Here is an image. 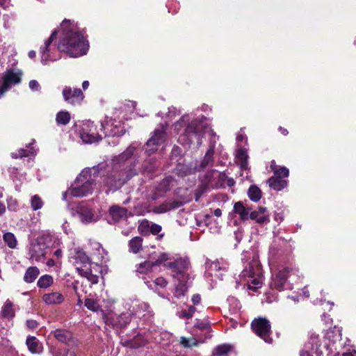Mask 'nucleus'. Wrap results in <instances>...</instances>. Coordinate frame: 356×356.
I'll return each mask as SVG.
<instances>
[{
    "label": "nucleus",
    "instance_id": "61",
    "mask_svg": "<svg viewBox=\"0 0 356 356\" xmlns=\"http://www.w3.org/2000/svg\"><path fill=\"white\" fill-rule=\"evenodd\" d=\"M342 356H356V350H353L352 351H350V350H348V351L343 352Z\"/></svg>",
    "mask_w": 356,
    "mask_h": 356
},
{
    "label": "nucleus",
    "instance_id": "40",
    "mask_svg": "<svg viewBox=\"0 0 356 356\" xmlns=\"http://www.w3.org/2000/svg\"><path fill=\"white\" fill-rule=\"evenodd\" d=\"M270 167L274 172V174L275 175V177H277L278 179H280L281 177L286 178L289 175V170L286 167H280V168L276 169L275 162L274 161H272Z\"/></svg>",
    "mask_w": 356,
    "mask_h": 356
},
{
    "label": "nucleus",
    "instance_id": "54",
    "mask_svg": "<svg viewBox=\"0 0 356 356\" xmlns=\"http://www.w3.org/2000/svg\"><path fill=\"white\" fill-rule=\"evenodd\" d=\"M29 88L33 92L39 91L40 90V86L36 80L30 81L29 83Z\"/></svg>",
    "mask_w": 356,
    "mask_h": 356
},
{
    "label": "nucleus",
    "instance_id": "60",
    "mask_svg": "<svg viewBox=\"0 0 356 356\" xmlns=\"http://www.w3.org/2000/svg\"><path fill=\"white\" fill-rule=\"evenodd\" d=\"M321 317L325 324H330L332 321V318H330V316L326 314H323Z\"/></svg>",
    "mask_w": 356,
    "mask_h": 356
},
{
    "label": "nucleus",
    "instance_id": "30",
    "mask_svg": "<svg viewBox=\"0 0 356 356\" xmlns=\"http://www.w3.org/2000/svg\"><path fill=\"white\" fill-rule=\"evenodd\" d=\"M109 213L115 222L127 218V209L119 206H112L109 209Z\"/></svg>",
    "mask_w": 356,
    "mask_h": 356
},
{
    "label": "nucleus",
    "instance_id": "45",
    "mask_svg": "<svg viewBox=\"0 0 356 356\" xmlns=\"http://www.w3.org/2000/svg\"><path fill=\"white\" fill-rule=\"evenodd\" d=\"M31 205L33 210L37 211L42 207L43 202L40 197L35 195L31 198Z\"/></svg>",
    "mask_w": 356,
    "mask_h": 356
},
{
    "label": "nucleus",
    "instance_id": "11",
    "mask_svg": "<svg viewBox=\"0 0 356 356\" xmlns=\"http://www.w3.org/2000/svg\"><path fill=\"white\" fill-rule=\"evenodd\" d=\"M251 327L253 332L266 343H272L273 339L270 337L271 326L270 321L267 318L264 317L254 318L252 321Z\"/></svg>",
    "mask_w": 356,
    "mask_h": 356
},
{
    "label": "nucleus",
    "instance_id": "24",
    "mask_svg": "<svg viewBox=\"0 0 356 356\" xmlns=\"http://www.w3.org/2000/svg\"><path fill=\"white\" fill-rule=\"evenodd\" d=\"M84 305L89 310L94 312H101L103 319L106 323H108V316L106 315L104 311L101 309L98 300L94 298H88L85 300Z\"/></svg>",
    "mask_w": 356,
    "mask_h": 356
},
{
    "label": "nucleus",
    "instance_id": "12",
    "mask_svg": "<svg viewBox=\"0 0 356 356\" xmlns=\"http://www.w3.org/2000/svg\"><path fill=\"white\" fill-rule=\"evenodd\" d=\"M102 130L104 131L105 137H114L122 136L124 132V127L122 124V120L116 118H111L101 122Z\"/></svg>",
    "mask_w": 356,
    "mask_h": 356
},
{
    "label": "nucleus",
    "instance_id": "14",
    "mask_svg": "<svg viewBox=\"0 0 356 356\" xmlns=\"http://www.w3.org/2000/svg\"><path fill=\"white\" fill-rule=\"evenodd\" d=\"M22 72L20 71H7L0 81V97H1L12 85L17 84L21 81Z\"/></svg>",
    "mask_w": 356,
    "mask_h": 356
},
{
    "label": "nucleus",
    "instance_id": "63",
    "mask_svg": "<svg viewBox=\"0 0 356 356\" xmlns=\"http://www.w3.org/2000/svg\"><path fill=\"white\" fill-rule=\"evenodd\" d=\"M257 211L260 213V215H268L267 213V209L266 207H259Z\"/></svg>",
    "mask_w": 356,
    "mask_h": 356
},
{
    "label": "nucleus",
    "instance_id": "26",
    "mask_svg": "<svg viewBox=\"0 0 356 356\" xmlns=\"http://www.w3.org/2000/svg\"><path fill=\"white\" fill-rule=\"evenodd\" d=\"M248 154L246 148L241 147L236 150V159L242 170L248 169Z\"/></svg>",
    "mask_w": 356,
    "mask_h": 356
},
{
    "label": "nucleus",
    "instance_id": "37",
    "mask_svg": "<svg viewBox=\"0 0 356 356\" xmlns=\"http://www.w3.org/2000/svg\"><path fill=\"white\" fill-rule=\"evenodd\" d=\"M232 350V346L229 344H220L217 346L213 351V355L214 356H227Z\"/></svg>",
    "mask_w": 356,
    "mask_h": 356
},
{
    "label": "nucleus",
    "instance_id": "58",
    "mask_svg": "<svg viewBox=\"0 0 356 356\" xmlns=\"http://www.w3.org/2000/svg\"><path fill=\"white\" fill-rule=\"evenodd\" d=\"M121 343L124 346L130 347V348H137L138 346H136L134 343V341L133 340H126L123 341V339H121Z\"/></svg>",
    "mask_w": 356,
    "mask_h": 356
},
{
    "label": "nucleus",
    "instance_id": "51",
    "mask_svg": "<svg viewBox=\"0 0 356 356\" xmlns=\"http://www.w3.org/2000/svg\"><path fill=\"white\" fill-rule=\"evenodd\" d=\"M194 327L200 330H208L210 328V323L208 321H197Z\"/></svg>",
    "mask_w": 356,
    "mask_h": 356
},
{
    "label": "nucleus",
    "instance_id": "53",
    "mask_svg": "<svg viewBox=\"0 0 356 356\" xmlns=\"http://www.w3.org/2000/svg\"><path fill=\"white\" fill-rule=\"evenodd\" d=\"M60 244H61V242L60 241V244L58 246H55V245H51V248H56V250L52 252L53 255L54 257H56L58 259V261H59V259L62 257V255H63V253H62V250L60 248Z\"/></svg>",
    "mask_w": 356,
    "mask_h": 356
},
{
    "label": "nucleus",
    "instance_id": "10",
    "mask_svg": "<svg viewBox=\"0 0 356 356\" xmlns=\"http://www.w3.org/2000/svg\"><path fill=\"white\" fill-rule=\"evenodd\" d=\"M168 124H161L159 128H156L151 138L147 141L145 144V152L147 156H150L152 154L157 151L160 145L165 142L166 139V127Z\"/></svg>",
    "mask_w": 356,
    "mask_h": 356
},
{
    "label": "nucleus",
    "instance_id": "44",
    "mask_svg": "<svg viewBox=\"0 0 356 356\" xmlns=\"http://www.w3.org/2000/svg\"><path fill=\"white\" fill-rule=\"evenodd\" d=\"M180 343L184 348H191L193 346H196L198 345L197 340L194 337L186 338L184 337H181L180 339Z\"/></svg>",
    "mask_w": 356,
    "mask_h": 356
},
{
    "label": "nucleus",
    "instance_id": "1",
    "mask_svg": "<svg viewBox=\"0 0 356 356\" xmlns=\"http://www.w3.org/2000/svg\"><path fill=\"white\" fill-rule=\"evenodd\" d=\"M134 143L130 145L124 152L115 156L108 164L99 163L92 168H85L77 176L71 187L63 193V200H67L69 195L82 197L92 193L97 177H102V181L108 187L106 193L120 188L129 179L137 174L136 169L128 164V159L136 149Z\"/></svg>",
    "mask_w": 356,
    "mask_h": 356
},
{
    "label": "nucleus",
    "instance_id": "2",
    "mask_svg": "<svg viewBox=\"0 0 356 356\" xmlns=\"http://www.w3.org/2000/svg\"><path fill=\"white\" fill-rule=\"evenodd\" d=\"M60 26L61 33L58 45L53 44L57 34V31L54 30L40 47V54L43 65L58 60L60 52H65L70 57L77 58L86 55L89 49V42L85 33L76 23L65 19Z\"/></svg>",
    "mask_w": 356,
    "mask_h": 356
},
{
    "label": "nucleus",
    "instance_id": "52",
    "mask_svg": "<svg viewBox=\"0 0 356 356\" xmlns=\"http://www.w3.org/2000/svg\"><path fill=\"white\" fill-rule=\"evenodd\" d=\"M169 255L168 254L165 253V252H163V253H161L158 259L153 262V264L154 266H159L165 261H167L168 259H169Z\"/></svg>",
    "mask_w": 356,
    "mask_h": 356
},
{
    "label": "nucleus",
    "instance_id": "8",
    "mask_svg": "<svg viewBox=\"0 0 356 356\" xmlns=\"http://www.w3.org/2000/svg\"><path fill=\"white\" fill-rule=\"evenodd\" d=\"M298 273L299 270L293 267H286L278 270L272 276L270 288L278 291L291 289V278L293 276H298Z\"/></svg>",
    "mask_w": 356,
    "mask_h": 356
},
{
    "label": "nucleus",
    "instance_id": "28",
    "mask_svg": "<svg viewBox=\"0 0 356 356\" xmlns=\"http://www.w3.org/2000/svg\"><path fill=\"white\" fill-rule=\"evenodd\" d=\"M26 344L29 350L33 354H38L42 350V344L35 337L28 336Z\"/></svg>",
    "mask_w": 356,
    "mask_h": 356
},
{
    "label": "nucleus",
    "instance_id": "64",
    "mask_svg": "<svg viewBox=\"0 0 356 356\" xmlns=\"http://www.w3.org/2000/svg\"><path fill=\"white\" fill-rule=\"evenodd\" d=\"M46 265L48 267H53L56 265V261L53 259H48L46 261Z\"/></svg>",
    "mask_w": 356,
    "mask_h": 356
},
{
    "label": "nucleus",
    "instance_id": "55",
    "mask_svg": "<svg viewBox=\"0 0 356 356\" xmlns=\"http://www.w3.org/2000/svg\"><path fill=\"white\" fill-rule=\"evenodd\" d=\"M201 300H202V298H201V296L200 294H198V293L194 294L191 298L193 305L196 306V307L200 306L201 305Z\"/></svg>",
    "mask_w": 356,
    "mask_h": 356
},
{
    "label": "nucleus",
    "instance_id": "43",
    "mask_svg": "<svg viewBox=\"0 0 356 356\" xmlns=\"http://www.w3.org/2000/svg\"><path fill=\"white\" fill-rule=\"evenodd\" d=\"M5 243L10 248H15L17 246V242L15 235L11 232H6L3 236Z\"/></svg>",
    "mask_w": 356,
    "mask_h": 356
},
{
    "label": "nucleus",
    "instance_id": "48",
    "mask_svg": "<svg viewBox=\"0 0 356 356\" xmlns=\"http://www.w3.org/2000/svg\"><path fill=\"white\" fill-rule=\"evenodd\" d=\"M193 169L188 165H181L179 164L177 167V174L181 177L191 174Z\"/></svg>",
    "mask_w": 356,
    "mask_h": 356
},
{
    "label": "nucleus",
    "instance_id": "47",
    "mask_svg": "<svg viewBox=\"0 0 356 356\" xmlns=\"http://www.w3.org/2000/svg\"><path fill=\"white\" fill-rule=\"evenodd\" d=\"M156 161L150 159L149 161H145L143 163V171L147 172H153L156 168Z\"/></svg>",
    "mask_w": 356,
    "mask_h": 356
},
{
    "label": "nucleus",
    "instance_id": "4",
    "mask_svg": "<svg viewBox=\"0 0 356 356\" xmlns=\"http://www.w3.org/2000/svg\"><path fill=\"white\" fill-rule=\"evenodd\" d=\"M165 266L170 271L175 284V296L180 298L184 296L188 288L190 280L188 270L191 267L188 257H177L172 261L165 264Z\"/></svg>",
    "mask_w": 356,
    "mask_h": 356
},
{
    "label": "nucleus",
    "instance_id": "16",
    "mask_svg": "<svg viewBox=\"0 0 356 356\" xmlns=\"http://www.w3.org/2000/svg\"><path fill=\"white\" fill-rule=\"evenodd\" d=\"M90 267H76L79 274L86 277L92 284H97L99 282L101 274V266L97 264H90Z\"/></svg>",
    "mask_w": 356,
    "mask_h": 356
},
{
    "label": "nucleus",
    "instance_id": "41",
    "mask_svg": "<svg viewBox=\"0 0 356 356\" xmlns=\"http://www.w3.org/2000/svg\"><path fill=\"white\" fill-rule=\"evenodd\" d=\"M54 282L53 277L49 275H44L41 276L37 282L39 288L47 289Z\"/></svg>",
    "mask_w": 356,
    "mask_h": 356
},
{
    "label": "nucleus",
    "instance_id": "38",
    "mask_svg": "<svg viewBox=\"0 0 356 356\" xmlns=\"http://www.w3.org/2000/svg\"><path fill=\"white\" fill-rule=\"evenodd\" d=\"M248 195L252 201L257 202L261 197V191L258 186L252 185L248 191Z\"/></svg>",
    "mask_w": 356,
    "mask_h": 356
},
{
    "label": "nucleus",
    "instance_id": "35",
    "mask_svg": "<svg viewBox=\"0 0 356 356\" xmlns=\"http://www.w3.org/2000/svg\"><path fill=\"white\" fill-rule=\"evenodd\" d=\"M143 245V238L135 236L129 241V251L134 254L139 252Z\"/></svg>",
    "mask_w": 356,
    "mask_h": 356
},
{
    "label": "nucleus",
    "instance_id": "19",
    "mask_svg": "<svg viewBox=\"0 0 356 356\" xmlns=\"http://www.w3.org/2000/svg\"><path fill=\"white\" fill-rule=\"evenodd\" d=\"M69 261L73 265L81 264L82 268L90 264V259L86 252L80 248H75L70 250Z\"/></svg>",
    "mask_w": 356,
    "mask_h": 356
},
{
    "label": "nucleus",
    "instance_id": "21",
    "mask_svg": "<svg viewBox=\"0 0 356 356\" xmlns=\"http://www.w3.org/2000/svg\"><path fill=\"white\" fill-rule=\"evenodd\" d=\"M108 323L114 327H126L131 320V315L129 312L122 313L119 316H108Z\"/></svg>",
    "mask_w": 356,
    "mask_h": 356
},
{
    "label": "nucleus",
    "instance_id": "7",
    "mask_svg": "<svg viewBox=\"0 0 356 356\" xmlns=\"http://www.w3.org/2000/svg\"><path fill=\"white\" fill-rule=\"evenodd\" d=\"M58 246L60 239L51 234H43L38 237L36 241L33 243L29 249L30 258L36 261L44 262L46 249L51 248V245Z\"/></svg>",
    "mask_w": 356,
    "mask_h": 356
},
{
    "label": "nucleus",
    "instance_id": "6",
    "mask_svg": "<svg viewBox=\"0 0 356 356\" xmlns=\"http://www.w3.org/2000/svg\"><path fill=\"white\" fill-rule=\"evenodd\" d=\"M238 277L239 280H236V282L244 286L247 285L250 289L254 291L261 286L262 270L256 255H253L249 261L244 262L243 270Z\"/></svg>",
    "mask_w": 356,
    "mask_h": 356
},
{
    "label": "nucleus",
    "instance_id": "34",
    "mask_svg": "<svg viewBox=\"0 0 356 356\" xmlns=\"http://www.w3.org/2000/svg\"><path fill=\"white\" fill-rule=\"evenodd\" d=\"M54 337L62 343H67L72 339V333L66 330L56 329L54 331Z\"/></svg>",
    "mask_w": 356,
    "mask_h": 356
},
{
    "label": "nucleus",
    "instance_id": "50",
    "mask_svg": "<svg viewBox=\"0 0 356 356\" xmlns=\"http://www.w3.org/2000/svg\"><path fill=\"white\" fill-rule=\"evenodd\" d=\"M8 209L10 211H16L18 209V203L16 199L9 197L7 199Z\"/></svg>",
    "mask_w": 356,
    "mask_h": 356
},
{
    "label": "nucleus",
    "instance_id": "29",
    "mask_svg": "<svg viewBox=\"0 0 356 356\" xmlns=\"http://www.w3.org/2000/svg\"><path fill=\"white\" fill-rule=\"evenodd\" d=\"M251 209L244 205L241 202H236L234 205L233 212L238 214L241 220H247L249 219V214Z\"/></svg>",
    "mask_w": 356,
    "mask_h": 356
},
{
    "label": "nucleus",
    "instance_id": "20",
    "mask_svg": "<svg viewBox=\"0 0 356 356\" xmlns=\"http://www.w3.org/2000/svg\"><path fill=\"white\" fill-rule=\"evenodd\" d=\"M183 203L181 201L175 200H168L162 204L156 206L153 208L152 211L155 213H163L171 210L181 207Z\"/></svg>",
    "mask_w": 356,
    "mask_h": 356
},
{
    "label": "nucleus",
    "instance_id": "27",
    "mask_svg": "<svg viewBox=\"0 0 356 356\" xmlns=\"http://www.w3.org/2000/svg\"><path fill=\"white\" fill-rule=\"evenodd\" d=\"M216 142V140H213V139H211L209 147L200 163V167L202 168H205L213 163Z\"/></svg>",
    "mask_w": 356,
    "mask_h": 356
},
{
    "label": "nucleus",
    "instance_id": "22",
    "mask_svg": "<svg viewBox=\"0 0 356 356\" xmlns=\"http://www.w3.org/2000/svg\"><path fill=\"white\" fill-rule=\"evenodd\" d=\"M35 139H32V141L26 145L25 148H21L17 152H13L11 156L13 159H18L22 157H28L34 156L37 153V149L33 145L35 144Z\"/></svg>",
    "mask_w": 356,
    "mask_h": 356
},
{
    "label": "nucleus",
    "instance_id": "46",
    "mask_svg": "<svg viewBox=\"0 0 356 356\" xmlns=\"http://www.w3.org/2000/svg\"><path fill=\"white\" fill-rule=\"evenodd\" d=\"M152 266H154L153 261H145L138 266L136 271L140 273L146 274L150 270Z\"/></svg>",
    "mask_w": 356,
    "mask_h": 356
},
{
    "label": "nucleus",
    "instance_id": "3",
    "mask_svg": "<svg viewBox=\"0 0 356 356\" xmlns=\"http://www.w3.org/2000/svg\"><path fill=\"white\" fill-rule=\"evenodd\" d=\"M187 116H182L181 120L175 124V128L179 134L178 141L183 145L190 147L193 143H196L200 147L202 143V138L207 131L209 123L204 115L193 119L185 124L183 130L181 125Z\"/></svg>",
    "mask_w": 356,
    "mask_h": 356
},
{
    "label": "nucleus",
    "instance_id": "9",
    "mask_svg": "<svg viewBox=\"0 0 356 356\" xmlns=\"http://www.w3.org/2000/svg\"><path fill=\"white\" fill-rule=\"evenodd\" d=\"M229 266V263L223 259H217L213 261L207 259L204 276L211 281H213V277L222 280V277L227 271Z\"/></svg>",
    "mask_w": 356,
    "mask_h": 356
},
{
    "label": "nucleus",
    "instance_id": "56",
    "mask_svg": "<svg viewBox=\"0 0 356 356\" xmlns=\"http://www.w3.org/2000/svg\"><path fill=\"white\" fill-rule=\"evenodd\" d=\"M154 283L157 285L161 286V288H164L167 286L168 282L165 278L163 277H159L156 278L154 281Z\"/></svg>",
    "mask_w": 356,
    "mask_h": 356
},
{
    "label": "nucleus",
    "instance_id": "23",
    "mask_svg": "<svg viewBox=\"0 0 356 356\" xmlns=\"http://www.w3.org/2000/svg\"><path fill=\"white\" fill-rule=\"evenodd\" d=\"M77 215L83 223H90L97 220V217L93 213L91 209L87 207H81L77 210Z\"/></svg>",
    "mask_w": 356,
    "mask_h": 356
},
{
    "label": "nucleus",
    "instance_id": "31",
    "mask_svg": "<svg viewBox=\"0 0 356 356\" xmlns=\"http://www.w3.org/2000/svg\"><path fill=\"white\" fill-rule=\"evenodd\" d=\"M1 312L3 318L8 319L13 318L15 315L13 303L10 300H7L1 307Z\"/></svg>",
    "mask_w": 356,
    "mask_h": 356
},
{
    "label": "nucleus",
    "instance_id": "62",
    "mask_svg": "<svg viewBox=\"0 0 356 356\" xmlns=\"http://www.w3.org/2000/svg\"><path fill=\"white\" fill-rule=\"evenodd\" d=\"M10 5V0H0V6L6 8Z\"/></svg>",
    "mask_w": 356,
    "mask_h": 356
},
{
    "label": "nucleus",
    "instance_id": "17",
    "mask_svg": "<svg viewBox=\"0 0 356 356\" xmlns=\"http://www.w3.org/2000/svg\"><path fill=\"white\" fill-rule=\"evenodd\" d=\"M62 95L65 102L73 106L81 104L84 98L80 88H72L70 86L64 87Z\"/></svg>",
    "mask_w": 356,
    "mask_h": 356
},
{
    "label": "nucleus",
    "instance_id": "59",
    "mask_svg": "<svg viewBox=\"0 0 356 356\" xmlns=\"http://www.w3.org/2000/svg\"><path fill=\"white\" fill-rule=\"evenodd\" d=\"M26 325L28 327L31 329L36 328L38 326V323L35 320H27L26 321Z\"/></svg>",
    "mask_w": 356,
    "mask_h": 356
},
{
    "label": "nucleus",
    "instance_id": "13",
    "mask_svg": "<svg viewBox=\"0 0 356 356\" xmlns=\"http://www.w3.org/2000/svg\"><path fill=\"white\" fill-rule=\"evenodd\" d=\"M79 134L85 143H92L102 139V136L96 131L92 122H84L79 129Z\"/></svg>",
    "mask_w": 356,
    "mask_h": 356
},
{
    "label": "nucleus",
    "instance_id": "33",
    "mask_svg": "<svg viewBox=\"0 0 356 356\" xmlns=\"http://www.w3.org/2000/svg\"><path fill=\"white\" fill-rule=\"evenodd\" d=\"M268 183L271 188L277 191L284 189L287 186V181L274 177L269 178L268 179Z\"/></svg>",
    "mask_w": 356,
    "mask_h": 356
},
{
    "label": "nucleus",
    "instance_id": "18",
    "mask_svg": "<svg viewBox=\"0 0 356 356\" xmlns=\"http://www.w3.org/2000/svg\"><path fill=\"white\" fill-rule=\"evenodd\" d=\"M205 178L208 186L216 188L225 187L227 176L225 173L213 170L207 174Z\"/></svg>",
    "mask_w": 356,
    "mask_h": 356
},
{
    "label": "nucleus",
    "instance_id": "5",
    "mask_svg": "<svg viewBox=\"0 0 356 356\" xmlns=\"http://www.w3.org/2000/svg\"><path fill=\"white\" fill-rule=\"evenodd\" d=\"M341 329L334 327L326 333V338L330 341V343H325L323 346L319 335L312 333L309 336L307 346H310L311 350L316 354L317 356H323L326 353L327 356H339L340 352L337 350L335 344L341 340Z\"/></svg>",
    "mask_w": 356,
    "mask_h": 356
},
{
    "label": "nucleus",
    "instance_id": "49",
    "mask_svg": "<svg viewBox=\"0 0 356 356\" xmlns=\"http://www.w3.org/2000/svg\"><path fill=\"white\" fill-rule=\"evenodd\" d=\"M149 305L146 302H139L133 306V309L135 311L136 315L140 316V311L149 312Z\"/></svg>",
    "mask_w": 356,
    "mask_h": 356
},
{
    "label": "nucleus",
    "instance_id": "57",
    "mask_svg": "<svg viewBox=\"0 0 356 356\" xmlns=\"http://www.w3.org/2000/svg\"><path fill=\"white\" fill-rule=\"evenodd\" d=\"M150 230L153 234H158L161 231V227L157 224H152Z\"/></svg>",
    "mask_w": 356,
    "mask_h": 356
},
{
    "label": "nucleus",
    "instance_id": "42",
    "mask_svg": "<svg viewBox=\"0 0 356 356\" xmlns=\"http://www.w3.org/2000/svg\"><path fill=\"white\" fill-rule=\"evenodd\" d=\"M198 307L194 305H191L188 307L187 309H183L180 312H177V314L179 318H191L195 312L197 311Z\"/></svg>",
    "mask_w": 356,
    "mask_h": 356
},
{
    "label": "nucleus",
    "instance_id": "25",
    "mask_svg": "<svg viewBox=\"0 0 356 356\" xmlns=\"http://www.w3.org/2000/svg\"><path fill=\"white\" fill-rule=\"evenodd\" d=\"M64 300L63 295L60 292H51L42 296V300L47 305H60Z\"/></svg>",
    "mask_w": 356,
    "mask_h": 356
},
{
    "label": "nucleus",
    "instance_id": "36",
    "mask_svg": "<svg viewBox=\"0 0 356 356\" xmlns=\"http://www.w3.org/2000/svg\"><path fill=\"white\" fill-rule=\"evenodd\" d=\"M249 218L255 220L256 222L260 225L267 224L270 221L268 215L261 216L257 211H250Z\"/></svg>",
    "mask_w": 356,
    "mask_h": 356
},
{
    "label": "nucleus",
    "instance_id": "15",
    "mask_svg": "<svg viewBox=\"0 0 356 356\" xmlns=\"http://www.w3.org/2000/svg\"><path fill=\"white\" fill-rule=\"evenodd\" d=\"M174 178L171 176L166 177L162 179L157 185L154 186L149 197L152 200H156L159 198L164 196V195L169 191L173 184Z\"/></svg>",
    "mask_w": 356,
    "mask_h": 356
},
{
    "label": "nucleus",
    "instance_id": "39",
    "mask_svg": "<svg viewBox=\"0 0 356 356\" xmlns=\"http://www.w3.org/2000/svg\"><path fill=\"white\" fill-rule=\"evenodd\" d=\"M70 118L68 111H61L56 114V121L58 125H66L69 123Z\"/></svg>",
    "mask_w": 356,
    "mask_h": 356
},
{
    "label": "nucleus",
    "instance_id": "32",
    "mask_svg": "<svg viewBox=\"0 0 356 356\" xmlns=\"http://www.w3.org/2000/svg\"><path fill=\"white\" fill-rule=\"evenodd\" d=\"M40 274V270L36 266L29 267L24 275V280L26 283L33 282Z\"/></svg>",
    "mask_w": 356,
    "mask_h": 356
}]
</instances>
